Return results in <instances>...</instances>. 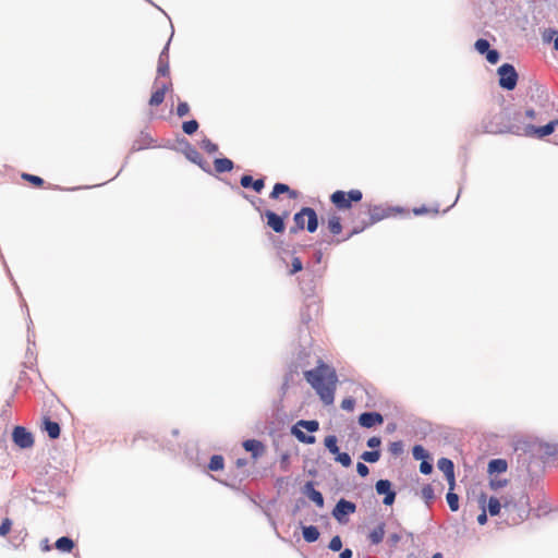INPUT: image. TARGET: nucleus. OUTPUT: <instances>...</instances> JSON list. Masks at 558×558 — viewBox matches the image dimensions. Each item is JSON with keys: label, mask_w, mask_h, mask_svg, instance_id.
I'll use <instances>...</instances> for the list:
<instances>
[{"label": "nucleus", "mask_w": 558, "mask_h": 558, "mask_svg": "<svg viewBox=\"0 0 558 558\" xmlns=\"http://www.w3.org/2000/svg\"><path fill=\"white\" fill-rule=\"evenodd\" d=\"M304 378L315 389L325 405L333 403L338 377L332 367L319 361L314 369L304 372Z\"/></svg>", "instance_id": "f257e3e1"}, {"label": "nucleus", "mask_w": 558, "mask_h": 558, "mask_svg": "<svg viewBox=\"0 0 558 558\" xmlns=\"http://www.w3.org/2000/svg\"><path fill=\"white\" fill-rule=\"evenodd\" d=\"M501 507H504L507 513V520L511 524L515 525L521 523L527 515V511L525 509H521L517 514H514L513 512L517 509V505L505 497H501V499L490 497L488 499L487 509L490 515H498Z\"/></svg>", "instance_id": "f03ea898"}, {"label": "nucleus", "mask_w": 558, "mask_h": 558, "mask_svg": "<svg viewBox=\"0 0 558 558\" xmlns=\"http://www.w3.org/2000/svg\"><path fill=\"white\" fill-rule=\"evenodd\" d=\"M301 196V193L296 190L291 189L289 185L284 183H276L269 197L272 199H278L279 202H286L288 206L295 207L298 206L296 201Z\"/></svg>", "instance_id": "7ed1b4c3"}, {"label": "nucleus", "mask_w": 558, "mask_h": 558, "mask_svg": "<svg viewBox=\"0 0 558 558\" xmlns=\"http://www.w3.org/2000/svg\"><path fill=\"white\" fill-rule=\"evenodd\" d=\"M362 197V192L354 189L349 192L336 191L331 194L330 201L337 209H349L352 206V203L360 202Z\"/></svg>", "instance_id": "20e7f679"}, {"label": "nucleus", "mask_w": 558, "mask_h": 558, "mask_svg": "<svg viewBox=\"0 0 558 558\" xmlns=\"http://www.w3.org/2000/svg\"><path fill=\"white\" fill-rule=\"evenodd\" d=\"M172 89V82L171 78L168 77L166 80H160L159 77H156L154 82V92L149 98V106L150 107H158L161 105L165 100L166 93Z\"/></svg>", "instance_id": "39448f33"}, {"label": "nucleus", "mask_w": 558, "mask_h": 558, "mask_svg": "<svg viewBox=\"0 0 558 558\" xmlns=\"http://www.w3.org/2000/svg\"><path fill=\"white\" fill-rule=\"evenodd\" d=\"M499 85L508 90L514 89L518 82V74L513 65L505 63L498 69Z\"/></svg>", "instance_id": "423d86ee"}, {"label": "nucleus", "mask_w": 558, "mask_h": 558, "mask_svg": "<svg viewBox=\"0 0 558 558\" xmlns=\"http://www.w3.org/2000/svg\"><path fill=\"white\" fill-rule=\"evenodd\" d=\"M299 426L305 428L306 430H308L311 433H314V432L318 430L319 423L315 420H312V421L301 420L292 428V433L298 438V440H300L301 442H304V444H308V445L314 444L315 437L305 435L302 430H300L298 428Z\"/></svg>", "instance_id": "0eeeda50"}, {"label": "nucleus", "mask_w": 558, "mask_h": 558, "mask_svg": "<svg viewBox=\"0 0 558 558\" xmlns=\"http://www.w3.org/2000/svg\"><path fill=\"white\" fill-rule=\"evenodd\" d=\"M12 439L22 449L31 448L34 445L33 435L23 426H15L12 432Z\"/></svg>", "instance_id": "6e6552de"}, {"label": "nucleus", "mask_w": 558, "mask_h": 558, "mask_svg": "<svg viewBox=\"0 0 558 558\" xmlns=\"http://www.w3.org/2000/svg\"><path fill=\"white\" fill-rule=\"evenodd\" d=\"M558 125V119H555L547 123L544 126H534V125H526L525 126V135L536 138H543L547 135H550L555 128Z\"/></svg>", "instance_id": "1a4fd4ad"}, {"label": "nucleus", "mask_w": 558, "mask_h": 558, "mask_svg": "<svg viewBox=\"0 0 558 558\" xmlns=\"http://www.w3.org/2000/svg\"><path fill=\"white\" fill-rule=\"evenodd\" d=\"M376 492L379 495H385L383 502L386 506H391L396 499V493L391 489V483L388 480H379L376 483Z\"/></svg>", "instance_id": "9d476101"}, {"label": "nucleus", "mask_w": 558, "mask_h": 558, "mask_svg": "<svg viewBox=\"0 0 558 558\" xmlns=\"http://www.w3.org/2000/svg\"><path fill=\"white\" fill-rule=\"evenodd\" d=\"M355 509L356 507L353 502L345 499H340L337 502L332 514L338 521H342L343 517L355 512Z\"/></svg>", "instance_id": "9b49d317"}, {"label": "nucleus", "mask_w": 558, "mask_h": 558, "mask_svg": "<svg viewBox=\"0 0 558 558\" xmlns=\"http://www.w3.org/2000/svg\"><path fill=\"white\" fill-rule=\"evenodd\" d=\"M384 422V417L377 412H364L359 416V423L365 428H371L375 425H380Z\"/></svg>", "instance_id": "f8f14e48"}, {"label": "nucleus", "mask_w": 558, "mask_h": 558, "mask_svg": "<svg viewBox=\"0 0 558 558\" xmlns=\"http://www.w3.org/2000/svg\"><path fill=\"white\" fill-rule=\"evenodd\" d=\"M438 468L440 471H442L446 475V478L449 482L450 489H453L454 486V466L451 460L447 458H441L438 461Z\"/></svg>", "instance_id": "ddd939ff"}, {"label": "nucleus", "mask_w": 558, "mask_h": 558, "mask_svg": "<svg viewBox=\"0 0 558 558\" xmlns=\"http://www.w3.org/2000/svg\"><path fill=\"white\" fill-rule=\"evenodd\" d=\"M169 73H170V69H169V54H168V48L166 47L160 56H159V60H158V68H157V74L160 78V76L162 77H166L167 78L169 77Z\"/></svg>", "instance_id": "4468645a"}, {"label": "nucleus", "mask_w": 558, "mask_h": 558, "mask_svg": "<svg viewBox=\"0 0 558 558\" xmlns=\"http://www.w3.org/2000/svg\"><path fill=\"white\" fill-rule=\"evenodd\" d=\"M240 182L243 187H252L257 193H259L265 186V182L263 179L254 180L253 177L251 175H243Z\"/></svg>", "instance_id": "2eb2a0df"}, {"label": "nucleus", "mask_w": 558, "mask_h": 558, "mask_svg": "<svg viewBox=\"0 0 558 558\" xmlns=\"http://www.w3.org/2000/svg\"><path fill=\"white\" fill-rule=\"evenodd\" d=\"M243 447L246 451L252 452L253 458L256 459L264 452V446L259 440L248 439L243 442Z\"/></svg>", "instance_id": "dca6fc26"}, {"label": "nucleus", "mask_w": 558, "mask_h": 558, "mask_svg": "<svg viewBox=\"0 0 558 558\" xmlns=\"http://www.w3.org/2000/svg\"><path fill=\"white\" fill-rule=\"evenodd\" d=\"M267 223L272 228L274 231L282 232L284 230V222L282 217L278 216L274 211H267Z\"/></svg>", "instance_id": "f3484780"}, {"label": "nucleus", "mask_w": 558, "mask_h": 558, "mask_svg": "<svg viewBox=\"0 0 558 558\" xmlns=\"http://www.w3.org/2000/svg\"><path fill=\"white\" fill-rule=\"evenodd\" d=\"M508 469V463L505 459H494L488 463V473L493 476L495 473H504Z\"/></svg>", "instance_id": "a211bd4d"}, {"label": "nucleus", "mask_w": 558, "mask_h": 558, "mask_svg": "<svg viewBox=\"0 0 558 558\" xmlns=\"http://www.w3.org/2000/svg\"><path fill=\"white\" fill-rule=\"evenodd\" d=\"M384 536L385 523L381 522L368 533V541L373 545H378L384 539Z\"/></svg>", "instance_id": "6ab92c4d"}, {"label": "nucleus", "mask_w": 558, "mask_h": 558, "mask_svg": "<svg viewBox=\"0 0 558 558\" xmlns=\"http://www.w3.org/2000/svg\"><path fill=\"white\" fill-rule=\"evenodd\" d=\"M45 430L51 439L60 436V426L57 422H52L49 417L44 418Z\"/></svg>", "instance_id": "aec40b11"}, {"label": "nucleus", "mask_w": 558, "mask_h": 558, "mask_svg": "<svg viewBox=\"0 0 558 558\" xmlns=\"http://www.w3.org/2000/svg\"><path fill=\"white\" fill-rule=\"evenodd\" d=\"M54 546L62 553H71L74 548V542L70 537L62 536L57 539Z\"/></svg>", "instance_id": "412c9836"}, {"label": "nucleus", "mask_w": 558, "mask_h": 558, "mask_svg": "<svg viewBox=\"0 0 558 558\" xmlns=\"http://www.w3.org/2000/svg\"><path fill=\"white\" fill-rule=\"evenodd\" d=\"M214 167L219 173L228 172L233 169V162L228 158H218L214 161Z\"/></svg>", "instance_id": "4be33fe9"}, {"label": "nucleus", "mask_w": 558, "mask_h": 558, "mask_svg": "<svg viewBox=\"0 0 558 558\" xmlns=\"http://www.w3.org/2000/svg\"><path fill=\"white\" fill-rule=\"evenodd\" d=\"M303 537L307 543H314L319 538V531L314 525L304 526Z\"/></svg>", "instance_id": "5701e85b"}, {"label": "nucleus", "mask_w": 558, "mask_h": 558, "mask_svg": "<svg viewBox=\"0 0 558 558\" xmlns=\"http://www.w3.org/2000/svg\"><path fill=\"white\" fill-rule=\"evenodd\" d=\"M306 487L307 489L310 490L308 492V498L315 502L318 507H323L324 506V497L322 495L320 492L316 490L312 483H307L306 484Z\"/></svg>", "instance_id": "b1692460"}, {"label": "nucleus", "mask_w": 558, "mask_h": 558, "mask_svg": "<svg viewBox=\"0 0 558 558\" xmlns=\"http://www.w3.org/2000/svg\"><path fill=\"white\" fill-rule=\"evenodd\" d=\"M21 178L24 181L31 183L34 187H43L45 183V181L40 177L25 172L21 174Z\"/></svg>", "instance_id": "393cba45"}, {"label": "nucleus", "mask_w": 558, "mask_h": 558, "mask_svg": "<svg viewBox=\"0 0 558 558\" xmlns=\"http://www.w3.org/2000/svg\"><path fill=\"white\" fill-rule=\"evenodd\" d=\"M338 440H337V437L335 435H328L325 440H324V445L325 447L329 450L330 453L332 454H336L338 453L339 451V447H338Z\"/></svg>", "instance_id": "a878e982"}, {"label": "nucleus", "mask_w": 558, "mask_h": 558, "mask_svg": "<svg viewBox=\"0 0 558 558\" xmlns=\"http://www.w3.org/2000/svg\"><path fill=\"white\" fill-rule=\"evenodd\" d=\"M225 465L223 457L220 454H215L210 458L208 469L210 471H219L222 470Z\"/></svg>", "instance_id": "bb28decb"}, {"label": "nucleus", "mask_w": 558, "mask_h": 558, "mask_svg": "<svg viewBox=\"0 0 558 558\" xmlns=\"http://www.w3.org/2000/svg\"><path fill=\"white\" fill-rule=\"evenodd\" d=\"M446 499L451 511H457L459 509V497L452 492V489L448 492Z\"/></svg>", "instance_id": "cd10ccee"}, {"label": "nucleus", "mask_w": 558, "mask_h": 558, "mask_svg": "<svg viewBox=\"0 0 558 558\" xmlns=\"http://www.w3.org/2000/svg\"><path fill=\"white\" fill-rule=\"evenodd\" d=\"M361 459L368 463H375L380 459V451H364L361 456Z\"/></svg>", "instance_id": "c85d7f7f"}, {"label": "nucleus", "mask_w": 558, "mask_h": 558, "mask_svg": "<svg viewBox=\"0 0 558 558\" xmlns=\"http://www.w3.org/2000/svg\"><path fill=\"white\" fill-rule=\"evenodd\" d=\"M306 216H307V230L310 232H314L318 226L316 211H307Z\"/></svg>", "instance_id": "c756f323"}, {"label": "nucleus", "mask_w": 558, "mask_h": 558, "mask_svg": "<svg viewBox=\"0 0 558 558\" xmlns=\"http://www.w3.org/2000/svg\"><path fill=\"white\" fill-rule=\"evenodd\" d=\"M335 456V460L339 462L341 465L349 468L352 464V460L349 453L338 451V453H336Z\"/></svg>", "instance_id": "7c9ffc66"}, {"label": "nucleus", "mask_w": 558, "mask_h": 558, "mask_svg": "<svg viewBox=\"0 0 558 558\" xmlns=\"http://www.w3.org/2000/svg\"><path fill=\"white\" fill-rule=\"evenodd\" d=\"M183 132L191 135L198 129V122L196 120L185 121L182 124Z\"/></svg>", "instance_id": "2f4dec72"}, {"label": "nucleus", "mask_w": 558, "mask_h": 558, "mask_svg": "<svg viewBox=\"0 0 558 558\" xmlns=\"http://www.w3.org/2000/svg\"><path fill=\"white\" fill-rule=\"evenodd\" d=\"M201 147L208 154H215L218 150V146L209 138H204L201 143Z\"/></svg>", "instance_id": "473e14b6"}, {"label": "nucleus", "mask_w": 558, "mask_h": 558, "mask_svg": "<svg viewBox=\"0 0 558 558\" xmlns=\"http://www.w3.org/2000/svg\"><path fill=\"white\" fill-rule=\"evenodd\" d=\"M412 453H413V457H414L415 460H422L423 461L426 458H428V453L420 445H416V446L413 447Z\"/></svg>", "instance_id": "72a5a7b5"}, {"label": "nucleus", "mask_w": 558, "mask_h": 558, "mask_svg": "<svg viewBox=\"0 0 558 558\" xmlns=\"http://www.w3.org/2000/svg\"><path fill=\"white\" fill-rule=\"evenodd\" d=\"M328 228L332 234H339L342 229L339 218L332 217L329 220Z\"/></svg>", "instance_id": "f704fd0d"}, {"label": "nucleus", "mask_w": 558, "mask_h": 558, "mask_svg": "<svg viewBox=\"0 0 558 558\" xmlns=\"http://www.w3.org/2000/svg\"><path fill=\"white\" fill-rule=\"evenodd\" d=\"M475 49L478 51V53L484 54L489 50V43L486 39H477L475 41Z\"/></svg>", "instance_id": "c9c22d12"}, {"label": "nucleus", "mask_w": 558, "mask_h": 558, "mask_svg": "<svg viewBox=\"0 0 558 558\" xmlns=\"http://www.w3.org/2000/svg\"><path fill=\"white\" fill-rule=\"evenodd\" d=\"M508 484L507 480H501L498 477H492L489 481V487L494 490L505 487Z\"/></svg>", "instance_id": "e433bc0d"}, {"label": "nucleus", "mask_w": 558, "mask_h": 558, "mask_svg": "<svg viewBox=\"0 0 558 558\" xmlns=\"http://www.w3.org/2000/svg\"><path fill=\"white\" fill-rule=\"evenodd\" d=\"M556 36H558L557 31L554 28H546L542 33V38L545 43H550L551 40H555Z\"/></svg>", "instance_id": "4c0bfd02"}, {"label": "nucleus", "mask_w": 558, "mask_h": 558, "mask_svg": "<svg viewBox=\"0 0 558 558\" xmlns=\"http://www.w3.org/2000/svg\"><path fill=\"white\" fill-rule=\"evenodd\" d=\"M12 527V521L9 518H5L2 520V523L0 525V535L7 536Z\"/></svg>", "instance_id": "58836bf2"}, {"label": "nucleus", "mask_w": 558, "mask_h": 558, "mask_svg": "<svg viewBox=\"0 0 558 558\" xmlns=\"http://www.w3.org/2000/svg\"><path fill=\"white\" fill-rule=\"evenodd\" d=\"M389 451L393 456H400L403 451V444L402 441H393L389 445Z\"/></svg>", "instance_id": "ea45409f"}, {"label": "nucleus", "mask_w": 558, "mask_h": 558, "mask_svg": "<svg viewBox=\"0 0 558 558\" xmlns=\"http://www.w3.org/2000/svg\"><path fill=\"white\" fill-rule=\"evenodd\" d=\"M499 52L495 49H489L486 52V60L492 64H496L499 61Z\"/></svg>", "instance_id": "a19ab883"}, {"label": "nucleus", "mask_w": 558, "mask_h": 558, "mask_svg": "<svg viewBox=\"0 0 558 558\" xmlns=\"http://www.w3.org/2000/svg\"><path fill=\"white\" fill-rule=\"evenodd\" d=\"M422 497L426 500V501H429V500H433L435 495H434V489L430 485H425L423 488H422Z\"/></svg>", "instance_id": "79ce46f5"}, {"label": "nucleus", "mask_w": 558, "mask_h": 558, "mask_svg": "<svg viewBox=\"0 0 558 558\" xmlns=\"http://www.w3.org/2000/svg\"><path fill=\"white\" fill-rule=\"evenodd\" d=\"M400 539L401 536L398 533H391L388 535L386 543L390 548H395Z\"/></svg>", "instance_id": "37998d69"}, {"label": "nucleus", "mask_w": 558, "mask_h": 558, "mask_svg": "<svg viewBox=\"0 0 558 558\" xmlns=\"http://www.w3.org/2000/svg\"><path fill=\"white\" fill-rule=\"evenodd\" d=\"M342 547V541L340 538V536H333L329 543V548L332 550V551H339Z\"/></svg>", "instance_id": "c03bdc74"}, {"label": "nucleus", "mask_w": 558, "mask_h": 558, "mask_svg": "<svg viewBox=\"0 0 558 558\" xmlns=\"http://www.w3.org/2000/svg\"><path fill=\"white\" fill-rule=\"evenodd\" d=\"M355 407V400L353 398H345L341 402V408L345 411H353Z\"/></svg>", "instance_id": "a18cd8bd"}, {"label": "nucleus", "mask_w": 558, "mask_h": 558, "mask_svg": "<svg viewBox=\"0 0 558 558\" xmlns=\"http://www.w3.org/2000/svg\"><path fill=\"white\" fill-rule=\"evenodd\" d=\"M189 112H190V107H189L187 102H185V101L179 102V105L177 107V114L179 117H184Z\"/></svg>", "instance_id": "49530a36"}, {"label": "nucleus", "mask_w": 558, "mask_h": 558, "mask_svg": "<svg viewBox=\"0 0 558 558\" xmlns=\"http://www.w3.org/2000/svg\"><path fill=\"white\" fill-rule=\"evenodd\" d=\"M292 268L290 270V274H295L298 271H301L302 268H303V265H302V262L299 257H294L292 259V264H291Z\"/></svg>", "instance_id": "de8ad7c7"}, {"label": "nucleus", "mask_w": 558, "mask_h": 558, "mask_svg": "<svg viewBox=\"0 0 558 558\" xmlns=\"http://www.w3.org/2000/svg\"><path fill=\"white\" fill-rule=\"evenodd\" d=\"M356 471H357L359 475L362 476V477L367 476L368 473H369V470H368L367 465H365L362 462H359L356 464Z\"/></svg>", "instance_id": "09e8293b"}, {"label": "nucleus", "mask_w": 558, "mask_h": 558, "mask_svg": "<svg viewBox=\"0 0 558 558\" xmlns=\"http://www.w3.org/2000/svg\"><path fill=\"white\" fill-rule=\"evenodd\" d=\"M420 471L423 474H429L433 471V465L429 462L423 460L420 464Z\"/></svg>", "instance_id": "8fccbe9b"}, {"label": "nucleus", "mask_w": 558, "mask_h": 558, "mask_svg": "<svg viewBox=\"0 0 558 558\" xmlns=\"http://www.w3.org/2000/svg\"><path fill=\"white\" fill-rule=\"evenodd\" d=\"M380 444H381V439H380L379 437H376V436L371 437V438L367 440V446H368L369 448H377V447H379V446H380Z\"/></svg>", "instance_id": "3c124183"}, {"label": "nucleus", "mask_w": 558, "mask_h": 558, "mask_svg": "<svg viewBox=\"0 0 558 558\" xmlns=\"http://www.w3.org/2000/svg\"><path fill=\"white\" fill-rule=\"evenodd\" d=\"M306 214H307V211H296V214L294 216L295 223L302 225L304 222Z\"/></svg>", "instance_id": "603ef678"}, {"label": "nucleus", "mask_w": 558, "mask_h": 558, "mask_svg": "<svg viewBox=\"0 0 558 558\" xmlns=\"http://www.w3.org/2000/svg\"><path fill=\"white\" fill-rule=\"evenodd\" d=\"M477 522L481 525H484L487 522V514L485 509H483V511L478 514Z\"/></svg>", "instance_id": "864d4df0"}, {"label": "nucleus", "mask_w": 558, "mask_h": 558, "mask_svg": "<svg viewBox=\"0 0 558 558\" xmlns=\"http://www.w3.org/2000/svg\"><path fill=\"white\" fill-rule=\"evenodd\" d=\"M340 558H352V550L347 548L340 554Z\"/></svg>", "instance_id": "5fc2aeb1"}, {"label": "nucleus", "mask_w": 558, "mask_h": 558, "mask_svg": "<svg viewBox=\"0 0 558 558\" xmlns=\"http://www.w3.org/2000/svg\"><path fill=\"white\" fill-rule=\"evenodd\" d=\"M365 228V225L361 226V227H354L348 234V236L354 234V233H357V232H361L363 231Z\"/></svg>", "instance_id": "6e6d98bb"}, {"label": "nucleus", "mask_w": 558, "mask_h": 558, "mask_svg": "<svg viewBox=\"0 0 558 558\" xmlns=\"http://www.w3.org/2000/svg\"><path fill=\"white\" fill-rule=\"evenodd\" d=\"M235 464H236L238 468H243V466H245L247 464V461L245 459H238L235 461Z\"/></svg>", "instance_id": "4d7b16f0"}, {"label": "nucleus", "mask_w": 558, "mask_h": 558, "mask_svg": "<svg viewBox=\"0 0 558 558\" xmlns=\"http://www.w3.org/2000/svg\"><path fill=\"white\" fill-rule=\"evenodd\" d=\"M525 116L530 119H534L536 116V112L533 109H529L525 111Z\"/></svg>", "instance_id": "13d9d810"}, {"label": "nucleus", "mask_w": 558, "mask_h": 558, "mask_svg": "<svg viewBox=\"0 0 558 558\" xmlns=\"http://www.w3.org/2000/svg\"><path fill=\"white\" fill-rule=\"evenodd\" d=\"M387 216H388V215H383V216L377 217L376 219L372 217L371 223H373V222H374V221H376V220L383 219V218H385V217H387Z\"/></svg>", "instance_id": "bf43d9fd"}, {"label": "nucleus", "mask_w": 558, "mask_h": 558, "mask_svg": "<svg viewBox=\"0 0 558 558\" xmlns=\"http://www.w3.org/2000/svg\"><path fill=\"white\" fill-rule=\"evenodd\" d=\"M554 48L556 50H558V35L556 36L555 40H554Z\"/></svg>", "instance_id": "052dcab7"}, {"label": "nucleus", "mask_w": 558, "mask_h": 558, "mask_svg": "<svg viewBox=\"0 0 558 558\" xmlns=\"http://www.w3.org/2000/svg\"><path fill=\"white\" fill-rule=\"evenodd\" d=\"M485 500H486V496H485L484 494H482V495H481V501H482V502H485Z\"/></svg>", "instance_id": "680f3d73"}, {"label": "nucleus", "mask_w": 558, "mask_h": 558, "mask_svg": "<svg viewBox=\"0 0 558 558\" xmlns=\"http://www.w3.org/2000/svg\"><path fill=\"white\" fill-rule=\"evenodd\" d=\"M49 549H50V546L47 544H44V550H49Z\"/></svg>", "instance_id": "e2e57ef3"}, {"label": "nucleus", "mask_w": 558, "mask_h": 558, "mask_svg": "<svg viewBox=\"0 0 558 558\" xmlns=\"http://www.w3.org/2000/svg\"><path fill=\"white\" fill-rule=\"evenodd\" d=\"M49 549H50V546L47 544H44V550H49Z\"/></svg>", "instance_id": "0e129e2a"}, {"label": "nucleus", "mask_w": 558, "mask_h": 558, "mask_svg": "<svg viewBox=\"0 0 558 558\" xmlns=\"http://www.w3.org/2000/svg\"><path fill=\"white\" fill-rule=\"evenodd\" d=\"M433 558H441V554H440V553H437V554H435V555H434V557H433Z\"/></svg>", "instance_id": "69168bd1"}, {"label": "nucleus", "mask_w": 558, "mask_h": 558, "mask_svg": "<svg viewBox=\"0 0 558 558\" xmlns=\"http://www.w3.org/2000/svg\"><path fill=\"white\" fill-rule=\"evenodd\" d=\"M301 209L306 210V209H312V208L308 206H303Z\"/></svg>", "instance_id": "338daca9"}, {"label": "nucleus", "mask_w": 558, "mask_h": 558, "mask_svg": "<svg viewBox=\"0 0 558 558\" xmlns=\"http://www.w3.org/2000/svg\"><path fill=\"white\" fill-rule=\"evenodd\" d=\"M414 213H415L416 215H418V214H423L424 211L415 210Z\"/></svg>", "instance_id": "774afa93"}]
</instances>
